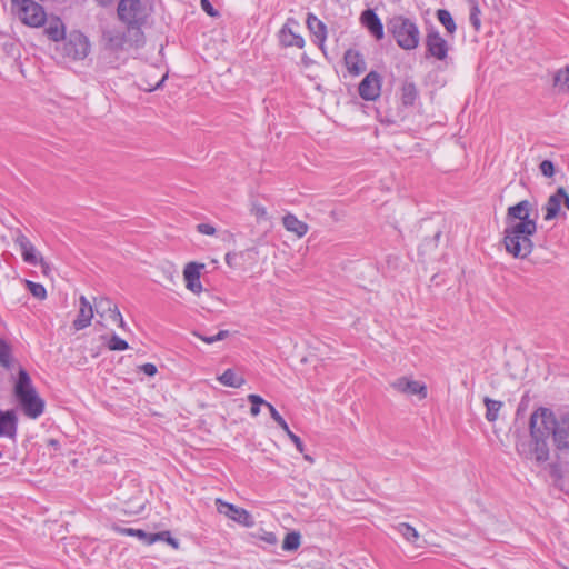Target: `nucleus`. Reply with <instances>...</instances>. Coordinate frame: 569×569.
Wrapping results in <instances>:
<instances>
[{
    "instance_id": "61",
    "label": "nucleus",
    "mask_w": 569,
    "mask_h": 569,
    "mask_svg": "<svg viewBox=\"0 0 569 569\" xmlns=\"http://www.w3.org/2000/svg\"><path fill=\"white\" fill-rule=\"evenodd\" d=\"M226 260L228 263H229V261H231V258H229V254H226Z\"/></svg>"
},
{
    "instance_id": "31",
    "label": "nucleus",
    "mask_w": 569,
    "mask_h": 569,
    "mask_svg": "<svg viewBox=\"0 0 569 569\" xmlns=\"http://www.w3.org/2000/svg\"><path fill=\"white\" fill-rule=\"evenodd\" d=\"M553 84L561 92L569 93V67L560 69L553 77Z\"/></svg>"
},
{
    "instance_id": "5",
    "label": "nucleus",
    "mask_w": 569,
    "mask_h": 569,
    "mask_svg": "<svg viewBox=\"0 0 569 569\" xmlns=\"http://www.w3.org/2000/svg\"><path fill=\"white\" fill-rule=\"evenodd\" d=\"M11 11L23 24L31 28L42 27L47 21L44 9L34 0H11Z\"/></svg>"
},
{
    "instance_id": "13",
    "label": "nucleus",
    "mask_w": 569,
    "mask_h": 569,
    "mask_svg": "<svg viewBox=\"0 0 569 569\" xmlns=\"http://www.w3.org/2000/svg\"><path fill=\"white\" fill-rule=\"evenodd\" d=\"M391 388L406 396H418L419 399L427 398V386L409 377H400L390 383Z\"/></svg>"
},
{
    "instance_id": "18",
    "label": "nucleus",
    "mask_w": 569,
    "mask_h": 569,
    "mask_svg": "<svg viewBox=\"0 0 569 569\" xmlns=\"http://www.w3.org/2000/svg\"><path fill=\"white\" fill-rule=\"evenodd\" d=\"M562 203L565 204V207L567 209H569V194L566 192V190L562 187H560L547 200V203L545 206V209H546L545 220L555 219L559 214Z\"/></svg>"
},
{
    "instance_id": "19",
    "label": "nucleus",
    "mask_w": 569,
    "mask_h": 569,
    "mask_svg": "<svg viewBox=\"0 0 569 569\" xmlns=\"http://www.w3.org/2000/svg\"><path fill=\"white\" fill-rule=\"evenodd\" d=\"M93 306L90 301L84 297L80 296L79 298V311L76 319L72 322V327L76 331L82 330L91 325L93 313Z\"/></svg>"
},
{
    "instance_id": "30",
    "label": "nucleus",
    "mask_w": 569,
    "mask_h": 569,
    "mask_svg": "<svg viewBox=\"0 0 569 569\" xmlns=\"http://www.w3.org/2000/svg\"><path fill=\"white\" fill-rule=\"evenodd\" d=\"M486 406V419L490 422H493L498 419V413L502 407V402L498 400H492L489 397H485L483 399Z\"/></svg>"
},
{
    "instance_id": "25",
    "label": "nucleus",
    "mask_w": 569,
    "mask_h": 569,
    "mask_svg": "<svg viewBox=\"0 0 569 569\" xmlns=\"http://www.w3.org/2000/svg\"><path fill=\"white\" fill-rule=\"evenodd\" d=\"M16 242L20 248L23 260L29 264H38V259L40 258V256L37 254L36 248L29 241V239L26 236L21 234L17 238Z\"/></svg>"
},
{
    "instance_id": "62",
    "label": "nucleus",
    "mask_w": 569,
    "mask_h": 569,
    "mask_svg": "<svg viewBox=\"0 0 569 569\" xmlns=\"http://www.w3.org/2000/svg\"><path fill=\"white\" fill-rule=\"evenodd\" d=\"M2 457V452L0 451V458Z\"/></svg>"
},
{
    "instance_id": "9",
    "label": "nucleus",
    "mask_w": 569,
    "mask_h": 569,
    "mask_svg": "<svg viewBox=\"0 0 569 569\" xmlns=\"http://www.w3.org/2000/svg\"><path fill=\"white\" fill-rule=\"evenodd\" d=\"M426 57L435 58L443 61L448 57L449 44L448 41L440 34L439 30L431 27L427 29L425 39Z\"/></svg>"
},
{
    "instance_id": "54",
    "label": "nucleus",
    "mask_w": 569,
    "mask_h": 569,
    "mask_svg": "<svg viewBox=\"0 0 569 569\" xmlns=\"http://www.w3.org/2000/svg\"><path fill=\"white\" fill-rule=\"evenodd\" d=\"M262 539L270 545H274L277 542V537L271 532L266 533V536Z\"/></svg>"
},
{
    "instance_id": "44",
    "label": "nucleus",
    "mask_w": 569,
    "mask_h": 569,
    "mask_svg": "<svg viewBox=\"0 0 569 569\" xmlns=\"http://www.w3.org/2000/svg\"><path fill=\"white\" fill-rule=\"evenodd\" d=\"M162 272H163L164 279L169 283H174L176 282L177 270H176V268L172 264L168 266L167 268H163Z\"/></svg>"
},
{
    "instance_id": "24",
    "label": "nucleus",
    "mask_w": 569,
    "mask_h": 569,
    "mask_svg": "<svg viewBox=\"0 0 569 569\" xmlns=\"http://www.w3.org/2000/svg\"><path fill=\"white\" fill-rule=\"evenodd\" d=\"M282 224L288 232L296 234L298 238H302L309 230L308 224L292 213H287L282 218Z\"/></svg>"
},
{
    "instance_id": "27",
    "label": "nucleus",
    "mask_w": 569,
    "mask_h": 569,
    "mask_svg": "<svg viewBox=\"0 0 569 569\" xmlns=\"http://www.w3.org/2000/svg\"><path fill=\"white\" fill-rule=\"evenodd\" d=\"M44 33L50 40L56 42L64 39L66 30L61 19L57 17L49 19Z\"/></svg>"
},
{
    "instance_id": "41",
    "label": "nucleus",
    "mask_w": 569,
    "mask_h": 569,
    "mask_svg": "<svg viewBox=\"0 0 569 569\" xmlns=\"http://www.w3.org/2000/svg\"><path fill=\"white\" fill-rule=\"evenodd\" d=\"M440 237H441V232H440V231H437V232L433 234V237H432L431 239L426 240V241L421 244L420 249H421L423 252H426V251H428V250H431V249L437 248V246H438V241H439Z\"/></svg>"
},
{
    "instance_id": "4",
    "label": "nucleus",
    "mask_w": 569,
    "mask_h": 569,
    "mask_svg": "<svg viewBox=\"0 0 569 569\" xmlns=\"http://www.w3.org/2000/svg\"><path fill=\"white\" fill-rule=\"evenodd\" d=\"M387 28L401 49L413 50L419 46V28L409 18L403 16H395L388 21Z\"/></svg>"
},
{
    "instance_id": "28",
    "label": "nucleus",
    "mask_w": 569,
    "mask_h": 569,
    "mask_svg": "<svg viewBox=\"0 0 569 569\" xmlns=\"http://www.w3.org/2000/svg\"><path fill=\"white\" fill-rule=\"evenodd\" d=\"M437 19L445 27L449 36H453L457 30V24L451 13L446 9H439L436 12Z\"/></svg>"
},
{
    "instance_id": "50",
    "label": "nucleus",
    "mask_w": 569,
    "mask_h": 569,
    "mask_svg": "<svg viewBox=\"0 0 569 569\" xmlns=\"http://www.w3.org/2000/svg\"><path fill=\"white\" fill-rule=\"evenodd\" d=\"M252 213L254 214L256 218L258 219H264L267 218V210L264 207L262 206H258V204H254L253 208H252Z\"/></svg>"
},
{
    "instance_id": "53",
    "label": "nucleus",
    "mask_w": 569,
    "mask_h": 569,
    "mask_svg": "<svg viewBox=\"0 0 569 569\" xmlns=\"http://www.w3.org/2000/svg\"><path fill=\"white\" fill-rule=\"evenodd\" d=\"M38 264H40V266H41V269H42L43 274H48V273H49V271H50V267H49V264L43 260V258H42V257H40V258L38 259Z\"/></svg>"
},
{
    "instance_id": "20",
    "label": "nucleus",
    "mask_w": 569,
    "mask_h": 569,
    "mask_svg": "<svg viewBox=\"0 0 569 569\" xmlns=\"http://www.w3.org/2000/svg\"><path fill=\"white\" fill-rule=\"evenodd\" d=\"M360 22L377 40H381L383 38V26L373 10H365L360 16Z\"/></svg>"
},
{
    "instance_id": "12",
    "label": "nucleus",
    "mask_w": 569,
    "mask_h": 569,
    "mask_svg": "<svg viewBox=\"0 0 569 569\" xmlns=\"http://www.w3.org/2000/svg\"><path fill=\"white\" fill-rule=\"evenodd\" d=\"M299 28V22L293 18H288L278 33L279 42L283 47L303 48L305 40L296 31Z\"/></svg>"
},
{
    "instance_id": "11",
    "label": "nucleus",
    "mask_w": 569,
    "mask_h": 569,
    "mask_svg": "<svg viewBox=\"0 0 569 569\" xmlns=\"http://www.w3.org/2000/svg\"><path fill=\"white\" fill-rule=\"evenodd\" d=\"M216 506L219 513L224 515L242 526L252 527L254 525L252 516L246 509L224 502L219 498L216 499Z\"/></svg>"
},
{
    "instance_id": "6",
    "label": "nucleus",
    "mask_w": 569,
    "mask_h": 569,
    "mask_svg": "<svg viewBox=\"0 0 569 569\" xmlns=\"http://www.w3.org/2000/svg\"><path fill=\"white\" fill-rule=\"evenodd\" d=\"M556 418L555 413L548 408L540 407L535 410L529 419L530 437H532V430H538V432H541L542 439H548L553 432Z\"/></svg>"
},
{
    "instance_id": "48",
    "label": "nucleus",
    "mask_w": 569,
    "mask_h": 569,
    "mask_svg": "<svg viewBox=\"0 0 569 569\" xmlns=\"http://www.w3.org/2000/svg\"><path fill=\"white\" fill-rule=\"evenodd\" d=\"M198 232L207 236H213L216 233V228L209 223H199L197 226Z\"/></svg>"
},
{
    "instance_id": "22",
    "label": "nucleus",
    "mask_w": 569,
    "mask_h": 569,
    "mask_svg": "<svg viewBox=\"0 0 569 569\" xmlns=\"http://www.w3.org/2000/svg\"><path fill=\"white\" fill-rule=\"evenodd\" d=\"M17 433V417L13 411L0 410V437L14 439Z\"/></svg>"
},
{
    "instance_id": "43",
    "label": "nucleus",
    "mask_w": 569,
    "mask_h": 569,
    "mask_svg": "<svg viewBox=\"0 0 569 569\" xmlns=\"http://www.w3.org/2000/svg\"><path fill=\"white\" fill-rule=\"evenodd\" d=\"M539 168L545 177L551 178L555 174V166L550 160H543Z\"/></svg>"
},
{
    "instance_id": "1",
    "label": "nucleus",
    "mask_w": 569,
    "mask_h": 569,
    "mask_svg": "<svg viewBox=\"0 0 569 569\" xmlns=\"http://www.w3.org/2000/svg\"><path fill=\"white\" fill-rule=\"evenodd\" d=\"M117 16L129 30L131 40L138 44H144L142 27L147 23L150 9L141 0H120Z\"/></svg>"
},
{
    "instance_id": "58",
    "label": "nucleus",
    "mask_w": 569,
    "mask_h": 569,
    "mask_svg": "<svg viewBox=\"0 0 569 569\" xmlns=\"http://www.w3.org/2000/svg\"><path fill=\"white\" fill-rule=\"evenodd\" d=\"M167 541L173 546L174 548H178V541L174 538H171L170 536L167 538Z\"/></svg>"
},
{
    "instance_id": "33",
    "label": "nucleus",
    "mask_w": 569,
    "mask_h": 569,
    "mask_svg": "<svg viewBox=\"0 0 569 569\" xmlns=\"http://www.w3.org/2000/svg\"><path fill=\"white\" fill-rule=\"evenodd\" d=\"M398 533H400L407 541L416 543L419 539L418 531L410 525L402 522L396 527Z\"/></svg>"
},
{
    "instance_id": "15",
    "label": "nucleus",
    "mask_w": 569,
    "mask_h": 569,
    "mask_svg": "<svg viewBox=\"0 0 569 569\" xmlns=\"http://www.w3.org/2000/svg\"><path fill=\"white\" fill-rule=\"evenodd\" d=\"M358 91L365 100L373 101L379 98L381 91L380 74L376 71L369 72L360 82Z\"/></svg>"
},
{
    "instance_id": "51",
    "label": "nucleus",
    "mask_w": 569,
    "mask_h": 569,
    "mask_svg": "<svg viewBox=\"0 0 569 569\" xmlns=\"http://www.w3.org/2000/svg\"><path fill=\"white\" fill-rule=\"evenodd\" d=\"M140 370L150 377L157 373V367L153 363H144L140 367Z\"/></svg>"
},
{
    "instance_id": "36",
    "label": "nucleus",
    "mask_w": 569,
    "mask_h": 569,
    "mask_svg": "<svg viewBox=\"0 0 569 569\" xmlns=\"http://www.w3.org/2000/svg\"><path fill=\"white\" fill-rule=\"evenodd\" d=\"M26 284L33 297L40 300H43L47 297L46 288L41 283L27 280Z\"/></svg>"
},
{
    "instance_id": "38",
    "label": "nucleus",
    "mask_w": 569,
    "mask_h": 569,
    "mask_svg": "<svg viewBox=\"0 0 569 569\" xmlns=\"http://www.w3.org/2000/svg\"><path fill=\"white\" fill-rule=\"evenodd\" d=\"M267 408L269 409L271 418L277 422V425L284 431L289 432L290 428L286 420L280 416L277 409L271 405L267 403Z\"/></svg>"
},
{
    "instance_id": "2",
    "label": "nucleus",
    "mask_w": 569,
    "mask_h": 569,
    "mask_svg": "<svg viewBox=\"0 0 569 569\" xmlns=\"http://www.w3.org/2000/svg\"><path fill=\"white\" fill-rule=\"evenodd\" d=\"M537 223L506 224L503 230V244L506 251L518 259L527 258L533 250L532 236L537 232Z\"/></svg>"
},
{
    "instance_id": "34",
    "label": "nucleus",
    "mask_w": 569,
    "mask_h": 569,
    "mask_svg": "<svg viewBox=\"0 0 569 569\" xmlns=\"http://www.w3.org/2000/svg\"><path fill=\"white\" fill-rule=\"evenodd\" d=\"M300 539L299 532L292 531L287 533L282 542V549L286 551L297 550L300 546Z\"/></svg>"
},
{
    "instance_id": "17",
    "label": "nucleus",
    "mask_w": 569,
    "mask_h": 569,
    "mask_svg": "<svg viewBox=\"0 0 569 569\" xmlns=\"http://www.w3.org/2000/svg\"><path fill=\"white\" fill-rule=\"evenodd\" d=\"M206 268L204 263L199 262H189L186 264L183 269V279L186 282V288L193 292L194 295H199L202 292L203 288L200 281L201 271Z\"/></svg>"
},
{
    "instance_id": "55",
    "label": "nucleus",
    "mask_w": 569,
    "mask_h": 569,
    "mask_svg": "<svg viewBox=\"0 0 569 569\" xmlns=\"http://www.w3.org/2000/svg\"><path fill=\"white\" fill-rule=\"evenodd\" d=\"M47 445H48V447L52 448L53 450H58L60 448V443L56 439H49Z\"/></svg>"
},
{
    "instance_id": "32",
    "label": "nucleus",
    "mask_w": 569,
    "mask_h": 569,
    "mask_svg": "<svg viewBox=\"0 0 569 569\" xmlns=\"http://www.w3.org/2000/svg\"><path fill=\"white\" fill-rule=\"evenodd\" d=\"M418 96L416 86L412 82H405L401 88V101L405 106H412Z\"/></svg>"
},
{
    "instance_id": "37",
    "label": "nucleus",
    "mask_w": 569,
    "mask_h": 569,
    "mask_svg": "<svg viewBox=\"0 0 569 569\" xmlns=\"http://www.w3.org/2000/svg\"><path fill=\"white\" fill-rule=\"evenodd\" d=\"M107 346L112 351H122L129 348L128 342L118 337L117 335L111 336Z\"/></svg>"
},
{
    "instance_id": "40",
    "label": "nucleus",
    "mask_w": 569,
    "mask_h": 569,
    "mask_svg": "<svg viewBox=\"0 0 569 569\" xmlns=\"http://www.w3.org/2000/svg\"><path fill=\"white\" fill-rule=\"evenodd\" d=\"M0 363L6 368L10 366V348L2 340H0Z\"/></svg>"
},
{
    "instance_id": "21",
    "label": "nucleus",
    "mask_w": 569,
    "mask_h": 569,
    "mask_svg": "<svg viewBox=\"0 0 569 569\" xmlns=\"http://www.w3.org/2000/svg\"><path fill=\"white\" fill-rule=\"evenodd\" d=\"M343 60L349 73L353 76H359L360 73L366 71L367 66L363 57L360 54L359 51L353 49L347 50L345 52Z\"/></svg>"
},
{
    "instance_id": "16",
    "label": "nucleus",
    "mask_w": 569,
    "mask_h": 569,
    "mask_svg": "<svg viewBox=\"0 0 569 569\" xmlns=\"http://www.w3.org/2000/svg\"><path fill=\"white\" fill-rule=\"evenodd\" d=\"M552 440L558 450H569V412L556 418Z\"/></svg>"
},
{
    "instance_id": "56",
    "label": "nucleus",
    "mask_w": 569,
    "mask_h": 569,
    "mask_svg": "<svg viewBox=\"0 0 569 569\" xmlns=\"http://www.w3.org/2000/svg\"><path fill=\"white\" fill-rule=\"evenodd\" d=\"M250 413L257 417L260 413V406L251 405Z\"/></svg>"
},
{
    "instance_id": "3",
    "label": "nucleus",
    "mask_w": 569,
    "mask_h": 569,
    "mask_svg": "<svg viewBox=\"0 0 569 569\" xmlns=\"http://www.w3.org/2000/svg\"><path fill=\"white\" fill-rule=\"evenodd\" d=\"M16 395L26 416L36 419L42 415L44 402L31 385V379L26 370L19 371L18 381L16 383Z\"/></svg>"
},
{
    "instance_id": "42",
    "label": "nucleus",
    "mask_w": 569,
    "mask_h": 569,
    "mask_svg": "<svg viewBox=\"0 0 569 569\" xmlns=\"http://www.w3.org/2000/svg\"><path fill=\"white\" fill-rule=\"evenodd\" d=\"M120 532L127 536H136L140 539H143L148 542L149 540V533L144 532L141 529H133V528H122L120 529Z\"/></svg>"
},
{
    "instance_id": "8",
    "label": "nucleus",
    "mask_w": 569,
    "mask_h": 569,
    "mask_svg": "<svg viewBox=\"0 0 569 569\" xmlns=\"http://www.w3.org/2000/svg\"><path fill=\"white\" fill-rule=\"evenodd\" d=\"M90 50L88 38L80 31H71L63 44V53L72 60L84 59Z\"/></svg>"
},
{
    "instance_id": "45",
    "label": "nucleus",
    "mask_w": 569,
    "mask_h": 569,
    "mask_svg": "<svg viewBox=\"0 0 569 569\" xmlns=\"http://www.w3.org/2000/svg\"><path fill=\"white\" fill-rule=\"evenodd\" d=\"M166 79H167V74H163L161 77V79L159 81H157L154 84H152V83H141L140 88L143 89L147 92H151V91L160 88L163 84Z\"/></svg>"
},
{
    "instance_id": "10",
    "label": "nucleus",
    "mask_w": 569,
    "mask_h": 569,
    "mask_svg": "<svg viewBox=\"0 0 569 569\" xmlns=\"http://www.w3.org/2000/svg\"><path fill=\"white\" fill-rule=\"evenodd\" d=\"M532 209L533 204L529 200H522L515 206H510L505 218L506 224L528 222L529 226H532V223H537L536 218H531Z\"/></svg>"
},
{
    "instance_id": "47",
    "label": "nucleus",
    "mask_w": 569,
    "mask_h": 569,
    "mask_svg": "<svg viewBox=\"0 0 569 569\" xmlns=\"http://www.w3.org/2000/svg\"><path fill=\"white\" fill-rule=\"evenodd\" d=\"M201 8L210 17H217L219 14L209 0H201Z\"/></svg>"
},
{
    "instance_id": "26",
    "label": "nucleus",
    "mask_w": 569,
    "mask_h": 569,
    "mask_svg": "<svg viewBox=\"0 0 569 569\" xmlns=\"http://www.w3.org/2000/svg\"><path fill=\"white\" fill-rule=\"evenodd\" d=\"M306 24L309 31L320 42V48H322L323 42L326 41L327 38L326 24L322 21H320L313 13H308Z\"/></svg>"
},
{
    "instance_id": "60",
    "label": "nucleus",
    "mask_w": 569,
    "mask_h": 569,
    "mask_svg": "<svg viewBox=\"0 0 569 569\" xmlns=\"http://www.w3.org/2000/svg\"><path fill=\"white\" fill-rule=\"evenodd\" d=\"M226 260L228 263H229V261H231V258H229V254H226Z\"/></svg>"
},
{
    "instance_id": "23",
    "label": "nucleus",
    "mask_w": 569,
    "mask_h": 569,
    "mask_svg": "<svg viewBox=\"0 0 569 569\" xmlns=\"http://www.w3.org/2000/svg\"><path fill=\"white\" fill-rule=\"evenodd\" d=\"M532 453L537 462H545L549 459V447L547 439H542L541 432L532 430Z\"/></svg>"
},
{
    "instance_id": "49",
    "label": "nucleus",
    "mask_w": 569,
    "mask_h": 569,
    "mask_svg": "<svg viewBox=\"0 0 569 569\" xmlns=\"http://www.w3.org/2000/svg\"><path fill=\"white\" fill-rule=\"evenodd\" d=\"M248 401L251 405H256V406H266L267 407V403H268L262 397L254 395V393H251L248 396Z\"/></svg>"
},
{
    "instance_id": "14",
    "label": "nucleus",
    "mask_w": 569,
    "mask_h": 569,
    "mask_svg": "<svg viewBox=\"0 0 569 569\" xmlns=\"http://www.w3.org/2000/svg\"><path fill=\"white\" fill-rule=\"evenodd\" d=\"M93 303L96 312L100 317H108L112 321L117 322L121 329L127 330V323L124 322L122 315L120 313L117 305H114L109 298L97 297L93 299Z\"/></svg>"
},
{
    "instance_id": "46",
    "label": "nucleus",
    "mask_w": 569,
    "mask_h": 569,
    "mask_svg": "<svg viewBox=\"0 0 569 569\" xmlns=\"http://www.w3.org/2000/svg\"><path fill=\"white\" fill-rule=\"evenodd\" d=\"M286 433L289 437V439L295 443L297 450L299 452L303 453L305 446H303L301 439L297 435H295L291 430H289V432H286Z\"/></svg>"
},
{
    "instance_id": "52",
    "label": "nucleus",
    "mask_w": 569,
    "mask_h": 569,
    "mask_svg": "<svg viewBox=\"0 0 569 569\" xmlns=\"http://www.w3.org/2000/svg\"><path fill=\"white\" fill-rule=\"evenodd\" d=\"M169 531H162V532H159V533H154V535H149V540H148V543H152L157 540H166L167 541V538L169 537Z\"/></svg>"
},
{
    "instance_id": "59",
    "label": "nucleus",
    "mask_w": 569,
    "mask_h": 569,
    "mask_svg": "<svg viewBox=\"0 0 569 569\" xmlns=\"http://www.w3.org/2000/svg\"><path fill=\"white\" fill-rule=\"evenodd\" d=\"M303 458H305V460H307V461H309L311 463L313 462V458L311 456H309V455H305Z\"/></svg>"
},
{
    "instance_id": "35",
    "label": "nucleus",
    "mask_w": 569,
    "mask_h": 569,
    "mask_svg": "<svg viewBox=\"0 0 569 569\" xmlns=\"http://www.w3.org/2000/svg\"><path fill=\"white\" fill-rule=\"evenodd\" d=\"M193 335L201 339L202 341H204L206 343H213V342H217V341H221V340H224L226 338H228L230 336V332L228 330H220L217 335L214 336H203L201 335L200 332L198 331H194Z\"/></svg>"
},
{
    "instance_id": "29",
    "label": "nucleus",
    "mask_w": 569,
    "mask_h": 569,
    "mask_svg": "<svg viewBox=\"0 0 569 569\" xmlns=\"http://www.w3.org/2000/svg\"><path fill=\"white\" fill-rule=\"evenodd\" d=\"M218 380L228 387L239 388L244 383V379L236 375L232 369H227L221 376L218 377Z\"/></svg>"
},
{
    "instance_id": "57",
    "label": "nucleus",
    "mask_w": 569,
    "mask_h": 569,
    "mask_svg": "<svg viewBox=\"0 0 569 569\" xmlns=\"http://www.w3.org/2000/svg\"><path fill=\"white\" fill-rule=\"evenodd\" d=\"M112 0H96V2L101 7H108Z\"/></svg>"
},
{
    "instance_id": "39",
    "label": "nucleus",
    "mask_w": 569,
    "mask_h": 569,
    "mask_svg": "<svg viewBox=\"0 0 569 569\" xmlns=\"http://www.w3.org/2000/svg\"><path fill=\"white\" fill-rule=\"evenodd\" d=\"M470 23L475 28V30H479L481 26L480 21V9L476 2L472 3V7L470 9V17H469Z\"/></svg>"
},
{
    "instance_id": "7",
    "label": "nucleus",
    "mask_w": 569,
    "mask_h": 569,
    "mask_svg": "<svg viewBox=\"0 0 569 569\" xmlns=\"http://www.w3.org/2000/svg\"><path fill=\"white\" fill-rule=\"evenodd\" d=\"M102 41L104 42L106 48L112 51L123 50L127 47L140 48L143 46L131 40L127 28L126 30H121L116 27L103 29Z\"/></svg>"
}]
</instances>
